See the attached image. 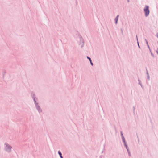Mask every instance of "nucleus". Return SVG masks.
Instances as JSON below:
<instances>
[{
    "instance_id": "3",
    "label": "nucleus",
    "mask_w": 158,
    "mask_h": 158,
    "mask_svg": "<svg viewBox=\"0 0 158 158\" xmlns=\"http://www.w3.org/2000/svg\"><path fill=\"white\" fill-rule=\"evenodd\" d=\"M6 147H7L9 149H11V147H10V146L6 145Z\"/></svg>"
},
{
    "instance_id": "8",
    "label": "nucleus",
    "mask_w": 158,
    "mask_h": 158,
    "mask_svg": "<svg viewBox=\"0 0 158 158\" xmlns=\"http://www.w3.org/2000/svg\"><path fill=\"white\" fill-rule=\"evenodd\" d=\"M156 36H157V37L158 38V34H156Z\"/></svg>"
},
{
    "instance_id": "4",
    "label": "nucleus",
    "mask_w": 158,
    "mask_h": 158,
    "mask_svg": "<svg viewBox=\"0 0 158 158\" xmlns=\"http://www.w3.org/2000/svg\"><path fill=\"white\" fill-rule=\"evenodd\" d=\"M118 19L117 18H116L115 19V21H116V24L117 23V22H118Z\"/></svg>"
},
{
    "instance_id": "1",
    "label": "nucleus",
    "mask_w": 158,
    "mask_h": 158,
    "mask_svg": "<svg viewBox=\"0 0 158 158\" xmlns=\"http://www.w3.org/2000/svg\"><path fill=\"white\" fill-rule=\"evenodd\" d=\"M144 11L145 12V16H148V15L149 13V6H146L144 9Z\"/></svg>"
},
{
    "instance_id": "5",
    "label": "nucleus",
    "mask_w": 158,
    "mask_h": 158,
    "mask_svg": "<svg viewBox=\"0 0 158 158\" xmlns=\"http://www.w3.org/2000/svg\"><path fill=\"white\" fill-rule=\"evenodd\" d=\"M87 58L89 59V60L90 61H91V59L88 56L87 57Z\"/></svg>"
},
{
    "instance_id": "7",
    "label": "nucleus",
    "mask_w": 158,
    "mask_h": 158,
    "mask_svg": "<svg viewBox=\"0 0 158 158\" xmlns=\"http://www.w3.org/2000/svg\"><path fill=\"white\" fill-rule=\"evenodd\" d=\"M119 15H118L116 18H117L118 19Z\"/></svg>"
},
{
    "instance_id": "6",
    "label": "nucleus",
    "mask_w": 158,
    "mask_h": 158,
    "mask_svg": "<svg viewBox=\"0 0 158 158\" xmlns=\"http://www.w3.org/2000/svg\"><path fill=\"white\" fill-rule=\"evenodd\" d=\"M90 61V62L91 64L92 65H93V64L92 63V62L91 61Z\"/></svg>"
},
{
    "instance_id": "2",
    "label": "nucleus",
    "mask_w": 158,
    "mask_h": 158,
    "mask_svg": "<svg viewBox=\"0 0 158 158\" xmlns=\"http://www.w3.org/2000/svg\"><path fill=\"white\" fill-rule=\"evenodd\" d=\"M58 153L59 154L61 158H63V157L62 156V154L59 151H58Z\"/></svg>"
}]
</instances>
